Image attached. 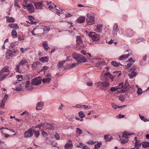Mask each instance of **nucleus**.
I'll use <instances>...</instances> for the list:
<instances>
[{"instance_id":"1","label":"nucleus","mask_w":149,"mask_h":149,"mask_svg":"<svg viewBox=\"0 0 149 149\" xmlns=\"http://www.w3.org/2000/svg\"><path fill=\"white\" fill-rule=\"evenodd\" d=\"M33 36L38 35V36H41L44 34L43 29L40 26H37L31 32Z\"/></svg>"},{"instance_id":"2","label":"nucleus","mask_w":149,"mask_h":149,"mask_svg":"<svg viewBox=\"0 0 149 149\" xmlns=\"http://www.w3.org/2000/svg\"><path fill=\"white\" fill-rule=\"evenodd\" d=\"M87 18L86 20L87 23L88 25H92L95 23V21L94 19V17L91 16L90 14H87Z\"/></svg>"},{"instance_id":"3","label":"nucleus","mask_w":149,"mask_h":149,"mask_svg":"<svg viewBox=\"0 0 149 149\" xmlns=\"http://www.w3.org/2000/svg\"><path fill=\"white\" fill-rule=\"evenodd\" d=\"M42 78L40 76H39L36 78H35L31 81L32 85H37L41 83Z\"/></svg>"},{"instance_id":"4","label":"nucleus","mask_w":149,"mask_h":149,"mask_svg":"<svg viewBox=\"0 0 149 149\" xmlns=\"http://www.w3.org/2000/svg\"><path fill=\"white\" fill-rule=\"evenodd\" d=\"M89 36L92 38L93 41H97L100 39L99 35L94 32H90Z\"/></svg>"},{"instance_id":"5","label":"nucleus","mask_w":149,"mask_h":149,"mask_svg":"<svg viewBox=\"0 0 149 149\" xmlns=\"http://www.w3.org/2000/svg\"><path fill=\"white\" fill-rule=\"evenodd\" d=\"M32 128L29 129L28 130L25 132L24 134V137L25 138H29L31 137L33 135V128Z\"/></svg>"},{"instance_id":"6","label":"nucleus","mask_w":149,"mask_h":149,"mask_svg":"<svg viewBox=\"0 0 149 149\" xmlns=\"http://www.w3.org/2000/svg\"><path fill=\"white\" fill-rule=\"evenodd\" d=\"M76 42L77 45H79L82 48L84 47L83 44V41L81 37L79 36H77L76 37Z\"/></svg>"},{"instance_id":"7","label":"nucleus","mask_w":149,"mask_h":149,"mask_svg":"<svg viewBox=\"0 0 149 149\" xmlns=\"http://www.w3.org/2000/svg\"><path fill=\"white\" fill-rule=\"evenodd\" d=\"M24 8L28 9V11L31 13H33L34 12V7L30 3L27 4V6L23 5Z\"/></svg>"},{"instance_id":"8","label":"nucleus","mask_w":149,"mask_h":149,"mask_svg":"<svg viewBox=\"0 0 149 149\" xmlns=\"http://www.w3.org/2000/svg\"><path fill=\"white\" fill-rule=\"evenodd\" d=\"M119 31L118 26L117 23H115L113 28V30L112 34L114 36H116L117 35V33Z\"/></svg>"},{"instance_id":"9","label":"nucleus","mask_w":149,"mask_h":149,"mask_svg":"<svg viewBox=\"0 0 149 149\" xmlns=\"http://www.w3.org/2000/svg\"><path fill=\"white\" fill-rule=\"evenodd\" d=\"M73 147L72 142L71 140H69L64 146L65 149H71Z\"/></svg>"},{"instance_id":"10","label":"nucleus","mask_w":149,"mask_h":149,"mask_svg":"<svg viewBox=\"0 0 149 149\" xmlns=\"http://www.w3.org/2000/svg\"><path fill=\"white\" fill-rule=\"evenodd\" d=\"M15 51L14 49H9L6 52V56L13 57L15 55Z\"/></svg>"},{"instance_id":"11","label":"nucleus","mask_w":149,"mask_h":149,"mask_svg":"<svg viewBox=\"0 0 149 149\" xmlns=\"http://www.w3.org/2000/svg\"><path fill=\"white\" fill-rule=\"evenodd\" d=\"M77 62L79 63H84L87 61L85 59V58L82 55H81L78 58L77 61H76Z\"/></svg>"},{"instance_id":"12","label":"nucleus","mask_w":149,"mask_h":149,"mask_svg":"<svg viewBox=\"0 0 149 149\" xmlns=\"http://www.w3.org/2000/svg\"><path fill=\"white\" fill-rule=\"evenodd\" d=\"M134 134V133H132L131 132H128L126 131H125L123 132L122 137L123 138H127L129 139L128 136L130 135V136L132 135H133Z\"/></svg>"},{"instance_id":"13","label":"nucleus","mask_w":149,"mask_h":149,"mask_svg":"<svg viewBox=\"0 0 149 149\" xmlns=\"http://www.w3.org/2000/svg\"><path fill=\"white\" fill-rule=\"evenodd\" d=\"M44 103L43 102H40L38 103L37 104L36 107V109L37 110H41L42 109L41 108H42L44 106Z\"/></svg>"},{"instance_id":"14","label":"nucleus","mask_w":149,"mask_h":149,"mask_svg":"<svg viewBox=\"0 0 149 149\" xmlns=\"http://www.w3.org/2000/svg\"><path fill=\"white\" fill-rule=\"evenodd\" d=\"M28 18L31 21L30 23L31 24H36L38 22L37 21H35V19L32 16H29L28 17Z\"/></svg>"},{"instance_id":"15","label":"nucleus","mask_w":149,"mask_h":149,"mask_svg":"<svg viewBox=\"0 0 149 149\" xmlns=\"http://www.w3.org/2000/svg\"><path fill=\"white\" fill-rule=\"evenodd\" d=\"M25 84V88L26 90L29 91L33 89V87L32 86L29 87V85L30 84L29 81H26Z\"/></svg>"},{"instance_id":"16","label":"nucleus","mask_w":149,"mask_h":149,"mask_svg":"<svg viewBox=\"0 0 149 149\" xmlns=\"http://www.w3.org/2000/svg\"><path fill=\"white\" fill-rule=\"evenodd\" d=\"M34 5L36 9H41L42 8V6L41 2H38L34 3Z\"/></svg>"},{"instance_id":"17","label":"nucleus","mask_w":149,"mask_h":149,"mask_svg":"<svg viewBox=\"0 0 149 149\" xmlns=\"http://www.w3.org/2000/svg\"><path fill=\"white\" fill-rule=\"evenodd\" d=\"M129 55V54H127L123 55L120 56L118 58V59L120 60H124L127 58Z\"/></svg>"},{"instance_id":"18","label":"nucleus","mask_w":149,"mask_h":149,"mask_svg":"<svg viewBox=\"0 0 149 149\" xmlns=\"http://www.w3.org/2000/svg\"><path fill=\"white\" fill-rule=\"evenodd\" d=\"M8 26L11 28L17 29H19V26L17 24L11 23L8 24Z\"/></svg>"},{"instance_id":"19","label":"nucleus","mask_w":149,"mask_h":149,"mask_svg":"<svg viewBox=\"0 0 149 149\" xmlns=\"http://www.w3.org/2000/svg\"><path fill=\"white\" fill-rule=\"evenodd\" d=\"M136 75V72L133 71H132L131 73L128 74V75L130 79H132L135 77Z\"/></svg>"},{"instance_id":"20","label":"nucleus","mask_w":149,"mask_h":149,"mask_svg":"<svg viewBox=\"0 0 149 149\" xmlns=\"http://www.w3.org/2000/svg\"><path fill=\"white\" fill-rule=\"evenodd\" d=\"M111 64L115 67H118L120 65H123L120 63L117 62L116 61H113L112 62H111Z\"/></svg>"},{"instance_id":"21","label":"nucleus","mask_w":149,"mask_h":149,"mask_svg":"<svg viewBox=\"0 0 149 149\" xmlns=\"http://www.w3.org/2000/svg\"><path fill=\"white\" fill-rule=\"evenodd\" d=\"M39 60L42 62H47L48 61V57L47 56L42 57L39 58Z\"/></svg>"},{"instance_id":"22","label":"nucleus","mask_w":149,"mask_h":149,"mask_svg":"<svg viewBox=\"0 0 149 149\" xmlns=\"http://www.w3.org/2000/svg\"><path fill=\"white\" fill-rule=\"evenodd\" d=\"M102 27V24H98L97 25V28L96 29V30L97 32H101L102 30L101 29Z\"/></svg>"},{"instance_id":"23","label":"nucleus","mask_w":149,"mask_h":149,"mask_svg":"<svg viewBox=\"0 0 149 149\" xmlns=\"http://www.w3.org/2000/svg\"><path fill=\"white\" fill-rule=\"evenodd\" d=\"M36 137H38L40 135V132L38 130H37L33 128V133Z\"/></svg>"},{"instance_id":"24","label":"nucleus","mask_w":149,"mask_h":149,"mask_svg":"<svg viewBox=\"0 0 149 149\" xmlns=\"http://www.w3.org/2000/svg\"><path fill=\"white\" fill-rule=\"evenodd\" d=\"M11 36L13 38H17V33L15 29L13 30L12 31Z\"/></svg>"},{"instance_id":"25","label":"nucleus","mask_w":149,"mask_h":149,"mask_svg":"<svg viewBox=\"0 0 149 149\" xmlns=\"http://www.w3.org/2000/svg\"><path fill=\"white\" fill-rule=\"evenodd\" d=\"M84 17H79L77 19V22L79 23H83L85 20Z\"/></svg>"},{"instance_id":"26","label":"nucleus","mask_w":149,"mask_h":149,"mask_svg":"<svg viewBox=\"0 0 149 149\" xmlns=\"http://www.w3.org/2000/svg\"><path fill=\"white\" fill-rule=\"evenodd\" d=\"M42 45L45 50L46 51L49 48V47H48V44L46 42H43L42 43Z\"/></svg>"},{"instance_id":"27","label":"nucleus","mask_w":149,"mask_h":149,"mask_svg":"<svg viewBox=\"0 0 149 149\" xmlns=\"http://www.w3.org/2000/svg\"><path fill=\"white\" fill-rule=\"evenodd\" d=\"M142 147L145 148L149 147V142L145 141L142 143Z\"/></svg>"},{"instance_id":"28","label":"nucleus","mask_w":149,"mask_h":149,"mask_svg":"<svg viewBox=\"0 0 149 149\" xmlns=\"http://www.w3.org/2000/svg\"><path fill=\"white\" fill-rule=\"evenodd\" d=\"M66 60L64 61H60L58 63L57 65L59 68H61L64 65V63L66 61Z\"/></svg>"},{"instance_id":"29","label":"nucleus","mask_w":149,"mask_h":149,"mask_svg":"<svg viewBox=\"0 0 149 149\" xmlns=\"http://www.w3.org/2000/svg\"><path fill=\"white\" fill-rule=\"evenodd\" d=\"M51 80V79L50 78L47 77L44 78L42 81L43 83H49Z\"/></svg>"},{"instance_id":"30","label":"nucleus","mask_w":149,"mask_h":149,"mask_svg":"<svg viewBox=\"0 0 149 149\" xmlns=\"http://www.w3.org/2000/svg\"><path fill=\"white\" fill-rule=\"evenodd\" d=\"M120 140L121 142L125 144L128 142L129 141V139L123 138L122 137L120 138Z\"/></svg>"},{"instance_id":"31","label":"nucleus","mask_w":149,"mask_h":149,"mask_svg":"<svg viewBox=\"0 0 149 149\" xmlns=\"http://www.w3.org/2000/svg\"><path fill=\"white\" fill-rule=\"evenodd\" d=\"M6 21L8 22H13L15 21V19L12 17H7Z\"/></svg>"},{"instance_id":"32","label":"nucleus","mask_w":149,"mask_h":149,"mask_svg":"<svg viewBox=\"0 0 149 149\" xmlns=\"http://www.w3.org/2000/svg\"><path fill=\"white\" fill-rule=\"evenodd\" d=\"M7 75V74H3L0 73V81L3 80Z\"/></svg>"},{"instance_id":"33","label":"nucleus","mask_w":149,"mask_h":149,"mask_svg":"<svg viewBox=\"0 0 149 149\" xmlns=\"http://www.w3.org/2000/svg\"><path fill=\"white\" fill-rule=\"evenodd\" d=\"M9 71L8 68L6 67H4L0 71V73H2L3 74H6L5 73Z\"/></svg>"},{"instance_id":"34","label":"nucleus","mask_w":149,"mask_h":149,"mask_svg":"<svg viewBox=\"0 0 149 149\" xmlns=\"http://www.w3.org/2000/svg\"><path fill=\"white\" fill-rule=\"evenodd\" d=\"M28 63L27 61L24 59L22 60L19 63V65H26V64Z\"/></svg>"},{"instance_id":"35","label":"nucleus","mask_w":149,"mask_h":149,"mask_svg":"<svg viewBox=\"0 0 149 149\" xmlns=\"http://www.w3.org/2000/svg\"><path fill=\"white\" fill-rule=\"evenodd\" d=\"M81 55L78 54L77 53H74L73 55V57L75 59L76 61H77L78 58Z\"/></svg>"},{"instance_id":"36","label":"nucleus","mask_w":149,"mask_h":149,"mask_svg":"<svg viewBox=\"0 0 149 149\" xmlns=\"http://www.w3.org/2000/svg\"><path fill=\"white\" fill-rule=\"evenodd\" d=\"M19 0H14V6L15 7L17 8H20V6L18 3V2Z\"/></svg>"},{"instance_id":"37","label":"nucleus","mask_w":149,"mask_h":149,"mask_svg":"<svg viewBox=\"0 0 149 149\" xmlns=\"http://www.w3.org/2000/svg\"><path fill=\"white\" fill-rule=\"evenodd\" d=\"M42 29H43L44 33L45 31H48L50 29V28L48 26H42Z\"/></svg>"},{"instance_id":"38","label":"nucleus","mask_w":149,"mask_h":149,"mask_svg":"<svg viewBox=\"0 0 149 149\" xmlns=\"http://www.w3.org/2000/svg\"><path fill=\"white\" fill-rule=\"evenodd\" d=\"M76 129L77 131L76 132L77 134H78L79 135H80L81 134H82V131L80 129L77 128Z\"/></svg>"},{"instance_id":"39","label":"nucleus","mask_w":149,"mask_h":149,"mask_svg":"<svg viewBox=\"0 0 149 149\" xmlns=\"http://www.w3.org/2000/svg\"><path fill=\"white\" fill-rule=\"evenodd\" d=\"M110 85L109 83L107 81H104L103 82V86L104 87H108Z\"/></svg>"},{"instance_id":"40","label":"nucleus","mask_w":149,"mask_h":149,"mask_svg":"<svg viewBox=\"0 0 149 149\" xmlns=\"http://www.w3.org/2000/svg\"><path fill=\"white\" fill-rule=\"evenodd\" d=\"M79 115L81 118H83L85 116V115L84 112L82 111H79Z\"/></svg>"},{"instance_id":"41","label":"nucleus","mask_w":149,"mask_h":149,"mask_svg":"<svg viewBox=\"0 0 149 149\" xmlns=\"http://www.w3.org/2000/svg\"><path fill=\"white\" fill-rule=\"evenodd\" d=\"M46 128L49 130L52 129L53 128L51 125L50 124L46 123L45 125Z\"/></svg>"},{"instance_id":"42","label":"nucleus","mask_w":149,"mask_h":149,"mask_svg":"<svg viewBox=\"0 0 149 149\" xmlns=\"http://www.w3.org/2000/svg\"><path fill=\"white\" fill-rule=\"evenodd\" d=\"M102 145V143H98L96 144L95 145V149H99L101 145Z\"/></svg>"},{"instance_id":"43","label":"nucleus","mask_w":149,"mask_h":149,"mask_svg":"<svg viewBox=\"0 0 149 149\" xmlns=\"http://www.w3.org/2000/svg\"><path fill=\"white\" fill-rule=\"evenodd\" d=\"M19 40L21 41L24 40V38L22 35H19L18 37Z\"/></svg>"},{"instance_id":"44","label":"nucleus","mask_w":149,"mask_h":149,"mask_svg":"<svg viewBox=\"0 0 149 149\" xmlns=\"http://www.w3.org/2000/svg\"><path fill=\"white\" fill-rule=\"evenodd\" d=\"M141 143H140L139 141L138 140H136V142H135V146H137L139 147H140L141 146Z\"/></svg>"},{"instance_id":"45","label":"nucleus","mask_w":149,"mask_h":149,"mask_svg":"<svg viewBox=\"0 0 149 149\" xmlns=\"http://www.w3.org/2000/svg\"><path fill=\"white\" fill-rule=\"evenodd\" d=\"M139 117L140 119L143 120L144 122H146L148 121V120L146 118H145L143 116H141V115H139Z\"/></svg>"},{"instance_id":"46","label":"nucleus","mask_w":149,"mask_h":149,"mask_svg":"<svg viewBox=\"0 0 149 149\" xmlns=\"http://www.w3.org/2000/svg\"><path fill=\"white\" fill-rule=\"evenodd\" d=\"M137 93L138 95L141 94L143 93L142 90L141 88H138Z\"/></svg>"},{"instance_id":"47","label":"nucleus","mask_w":149,"mask_h":149,"mask_svg":"<svg viewBox=\"0 0 149 149\" xmlns=\"http://www.w3.org/2000/svg\"><path fill=\"white\" fill-rule=\"evenodd\" d=\"M6 102L5 100H4V99H3L2 100L1 103V104L0 107L1 108H3L5 105V103Z\"/></svg>"},{"instance_id":"48","label":"nucleus","mask_w":149,"mask_h":149,"mask_svg":"<svg viewBox=\"0 0 149 149\" xmlns=\"http://www.w3.org/2000/svg\"><path fill=\"white\" fill-rule=\"evenodd\" d=\"M119 99L121 102H123L125 100L123 96L122 95H119Z\"/></svg>"},{"instance_id":"49","label":"nucleus","mask_w":149,"mask_h":149,"mask_svg":"<svg viewBox=\"0 0 149 149\" xmlns=\"http://www.w3.org/2000/svg\"><path fill=\"white\" fill-rule=\"evenodd\" d=\"M22 75H17L16 76V78L17 79V81H21V79H20L21 78V79H22Z\"/></svg>"},{"instance_id":"50","label":"nucleus","mask_w":149,"mask_h":149,"mask_svg":"<svg viewBox=\"0 0 149 149\" xmlns=\"http://www.w3.org/2000/svg\"><path fill=\"white\" fill-rule=\"evenodd\" d=\"M123 84L122 83H120L119 84L118 86H117L118 89H121L123 88Z\"/></svg>"},{"instance_id":"51","label":"nucleus","mask_w":149,"mask_h":149,"mask_svg":"<svg viewBox=\"0 0 149 149\" xmlns=\"http://www.w3.org/2000/svg\"><path fill=\"white\" fill-rule=\"evenodd\" d=\"M42 134L44 136H46L48 135V134L46 132L42 130H41Z\"/></svg>"},{"instance_id":"52","label":"nucleus","mask_w":149,"mask_h":149,"mask_svg":"<svg viewBox=\"0 0 149 149\" xmlns=\"http://www.w3.org/2000/svg\"><path fill=\"white\" fill-rule=\"evenodd\" d=\"M20 65H19V64L17 65L16 66V70L17 72H19L20 73V71H21V70H19V66Z\"/></svg>"},{"instance_id":"53","label":"nucleus","mask_w":149,"mask_h":149,"mask_svg":"<svg viewBox=\"0 0 149 149\" xmlns=\"http://www.w3.org/2000/svg\"><path fill=\"white\" fill-rule=\"evenodd\" d=\"M117 89H118L117 87L116 86L111 88L110 89V90L112 91H116Z\"/></svg>"},{"instance_id":"54","label":"nucleus","mask_w":149,"mask_h":149,"mask_svg":"<svg viewBox=\"0 0 149 149\" xmlns=\"http://www.w3.org/2000/svg\"><path fill=\"white\" fill-rule=\"evenodd\" d=\"M111 104L113 108H114L115 109H117L118 106L116 105L114 103H112Z\"/></svg>"},{"instance_id":"55","label":"nucleus","mask_w":149,"mask_h":149,"mask_svg":"<svg viewBox=\"0 0 149 149\" xmlns=\"http://www.w3.org/2000/svg\"><path fill=\"white\" fill-rule=\"evenodd\" d=\"M29 114V113L27 111H25L23 112L21 114V116H23L24 115H28Z\"/></svg>"},{"instance_id":"56","label":"nucleus","mask_w":149,"mask_h":149,"mask_svg":"<svg viewBox=\"0 0 149 149\" xmlns=\"http://www.w3.org/2000/svg\"><path fill=\"white\" fill-rule=\"evenodd\" d=\"M55 136L57 140H59L60 139V136L58 133H56L55 134Z\"/></svg>"},{"instance_id":"57","label":"nucleus","mask_w":149,"mask_h":149,"mask_svg":"<svg viewBox=\"0 0 149 149\" xmlns=\"http://www.w3.org/2000/svg\"><path fill=\"white\" fill-rule=\"evenodd\" d=\"M27 48H21L20 49V50L22 53H23L25 51L27 50Z\"/></svg>"},{"instance_id":"58","label":"nucleus","mask_w":149,"mask_h":149,"mask_svg":"<svg viewBox=\"0 0 149 149\" xmlns=\"http://www.w3.org/2000/svg\"><path fill=\"white\" fill-rule=\"evenodd\" d=\"M136 68V66H133L132 67L130 68L129 70L130 71H132V70H135Z\"/></svg>"},{"instance_id":"59","label":"nucleus","mask_w":149,"mask_h":149,"mask_svg":"<svg viewBox=\"0 0 149 149\" xmlns=\"http://www.w3.org/2000/svg\"><path fill=\"white\" fill-rule=\"evenodd\" d=\"M114 73H115L116 75H117L118 76H120L121 74L120 71H116L114 72Z\"/></svg>"},{"instance_id":"60","label":"nucleus","mask_w":149,"mask_h":149,"mask_svg":"<svg viewBox=\"0 0 149 149\" xmlns=\"http://www.w3.org/2000/svg\"><path fill=\"white\" fill-rule=\"evenodd\" d=\"M86 84L88 86H92L93 83L92 82H86Z\"/></svg>"},{"instance_id":"61","label":"nucleus","mask_w":149,"mask_h":149,"mask_svg":"<svg viewBox=\"0 0 149 149\" xmlns=\"http://www.w3.org/2000/svg\"><path fill=\"white\" fill-rule=\"evenodd\" d=\"M71 68V65L68 64L66 66V67L64 68V69L66 70L68 69H70Z\"/></svg>"},{"instance_id":"62","label":"nucleus","mask_w":149,"mask_h":149,"mask_svg":"<svg viewBox=\"0 0 149 149\" xmlns=\"http://www.w3.org/2000/svg\"><path fill=\"white\" fill-rule=\"evenodd\" d=\"M72 15L70 14V13H67V14H65V17L66 18L68 17H70L71 16H72Z\"/></svg>"},{"instance_id":"63","label":"nucleus","mask_w":149,"mask_h":149,"mask_svg":"<svg viewBox=\"0 0 149 149\" xmlns=\"http://www.w3.org/2000/svg\"><path fill=\"white\" fill-rule=\"evenodd\" d=\"M147 56L145 55L143 58L142 60L143 61H146V60L147 58Z\"/></svg>"},{"instance_id":"64","label":"nucleus","mask_w":149,"mask_h":149,"mask_svg":"<svg viewBox=\"0 0 149 149\" xmlns=\"http://www.w3.org/2000/svg\"><path fill=\"white\" fill-rule=\"evenodd\" d=\"M15 90L18 91H21L22 90V88L20 87H17L15 88Z\"/></svg>"}]
</instances>
